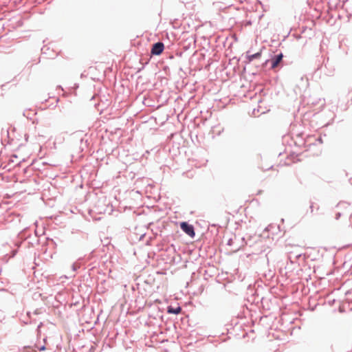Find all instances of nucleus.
Segmentation results:
<instances>
[{
    "label": "nucleus",
    "instance_id": "nucleus-1",
    "mask_svg": "<svg viewBox=\"0 0 352 352\" xmlns=\"http://www.w3.org/2000/svg\"><path fill=\"white\" fill-rule=\"evenodd\" d=\"M283 54L282 53H279L278 54L274 55L270 60L271 68H276L279 65V63L283 60ZM269 62L270 60H265L259 67H261V69H263L264 67H266Z\"/></svg>",
    "mask_w": 352,
    "mask_h": 352
},
{
    "label": "nucleus",
    "instance_id": "nucleus-2",
    "mask_svg": "<svg viewBox=\"0 0 352 352\" xmlns=\"http://www.w3.org/2000/svg\"><path fill=\"white\" fill-rule=\"evenodd\" d=\"M181 230L188 234L189 236L194 238L195 236V228L192 224L187 221H182L180 223Z\"/></svg>",
    "mask_w": 352,
    "mask_h": 352
},
{
    "label": "nucleus",
    "instance_id": "nucleus-3",
    "mask_svg": "<svg viewBox=\"0 0 352 352\" xmlns=\"http://www.w3.org/2000/svg\"><path fill=\"white\" fill-rule=\"evenodd\" d=\"M164 50V43L161 41H159V42L155 43L152 45L151 54L154 56H159L163 52Z\"/></svg>",
    "mask_w": 352,
    "mask_h": 352
},
{
    "label": "nucleus",
    "instance_id": "nucleus-4",
    "mask_svg": "<svg viewBox=\"0 0 352 352\" xmlns=\"http://www.w3.org/2000/svg\"><path fill=\"white\" fill-rule=\"evenodd\" d=\"M261 54H262L261 51L258 52L253 54H249V52H247L246 58L248 59V63H250L252 60L259 58L261 56Z\"/></svg>",
    "mask_w": 352,
    "mask_h": 352
},
{
    "label": "nucleus",
    "instance_id": "nucleus-5",
    "mask_svg": "<svg viewBox=\"0 0 352 352\" xmlns=\"http://www.w3.org/2000/svg\"><path fill=\"white\" fill-rule=\"evenodd\" d=\"M182 311V307L180 306H177L174 307L171 305L167 307V313L171 314H179Z\"/></svg>",
    "mask_w": 352,
    "mask_h": 352
},
{
    "label": "nucleus",
    "instance_id": "nucleus-6",
    "mask_svg": "<svg viewBox=\"0 0 352 352\" xmlns=\"http://www.w3.org/2000/svg\"><path fill=\"white\" fill-rule=\"evenodd\" d=\"M336 207L340 210H346L350 207V204L346 201H340L337 204Z\"/></svg>",
    "mask_w": 352,
    "mask_h": 352
},
{
    "label": "nucleus",
    "instance_id": "nucleus-7",
    "mask_svg": "<svg viewBox=\"0 0 352 352\" xmlns=\"http://www.w3.org/2000/svg\"><path fill=\"white\" fill-rule=\"evenodd\" d=\"M241 241H242L241 245H236L234 246V252L239 250L241 249V246L244 245L245 238L244 237L241 238Z\"/></svg>",
    "mask_w": 352,
    "mask_h": 352
},
{
    "label": "nucleus",
    "instance_id": "nucleus-8",
    "mask_svg": "<svg viewBox=\"0 0 352 352\" xmlns=\"http://www.w3.org/2000/svg\"><path fill=\"white\" fill-rule=\"evenodd\" d=\"M80 263H77V262L74 263L72 264V270H73L74 272L77 271V270H78V269H79V268H80Z\"/></svg>",
    "mask_w": 352,
    "mask_h": 352
},
{
    "label": "nucleus",
    "instance_id": "nucleus-9",
    "mask_svg": "<svg viewBox=\"0 0 352 352\" xmlns=\"http://www.w3.org/2000/svg\"><path fill=\"white\" fill-rule=\"evenodd\" d=\"M346 214V212H338L336 214V217L335 218H336V220H338L341 217L342 215H344Z\"/></svg>",
    "mask_w": 352,
    "mask_h": 352
},
{
    "label": "nucleus",
    "instance_id": "nucleus-10",
    "mask_svg": "<svg viewBox=\"0 0 352 352\" xmlns=\"http://www.w3.org/2000/svg\"><path fill=\"white\" fill-rule=\"evenodd\" d=\"M309 209H310V213L313 214L314 212V203L312 201L310 202Z\"/></svg>",
    "mask_w": 352,
    "mask_h": 352
},
{
    "label": "nucleus",
    "instance_id": "nucleus-11",
    "mask_svg": "<svg viewBox=\"0 0 352 352\" xmlns=\"http://www.w3.org/2000/svg\"><path fill=\"white\" fill-rule=\"evenodd\" d=\"M234 243H235V242H234V239L232 238L229 239L227 242V245L229 246H232L234 245Z\"/></svg>",
    "mask_w": 352,
    "mask_h": 352
},
{
    "label": "nucleus",
    "instance_id": "nucleus-12",
    "mask_svg": "<svg viewBox=\"0 0 352 352\" xmlns=\"http://www.w3.org/2000/svg\"><path fill=\"white\" fill-rule=\"evenodd\" d=\"M4 319H5V316L3 315V313H0V321H2Z\"/></svg>",
    "mask_w": 352,
    "mask_h": 352
},
{
    "label": "nucleus",
    "instance_id": "nucleus-13",
    "mask_svg": "<svg viewBox=\"0 0 352 352\" xmlns=\"http://www.w3.org/2000/svg\"><path fill=\"white\" fill-rule=\"evenodd\" d=\"M38 349L39 351H44L45 349V346L44 345L41 346Z\"/></svg>",
    "mask_w": 352,
    "mask_h": 352
},
{
    "label": "nucleus",
    "instance_id": "nucleus-14",
    "mask_svg": "<svg viewBox=\"0 0 352 352\" xmlns=\"http://www.w3.org/2000/svg\"><path fill=\"white\" fill-rule=\"evenodd\" d=\"M42 325V322H40V324L38 325V328H40Z\"/></svg>",
    "mask_w": 352,
    "mask_h": 352
},
{
    "label": "nucleus",
    "instance_id": "nucleus-15",
    "mask_svg": "<svg viewBox=\"0 0 352 352\" xmlns=\"http://www.w3.org/2000/svg\"><path fill=\"white\" fill-rule=\"evenodd\" d=\"M98 212H99V213H102V211L101 210H98Z\"/></svg>",
    "mask_w": 352,
    "mask_h": 352
},
{
    "label": "nucleus",
    "instance_id": "nucleus-16",
    "mask_svg": "<svg viewBox=\"0 0 352 352\" xmlns=\"http://www.w3.org/2000/svg\"><path fill=\"white\" fill-rule=\"evenodd\" d=\"M349 218L351 219L352 218V212L349 214Z\"/></svg>",
    "mask_w": 352,
    "mask_h": 352
},
{
    "label": "nucleus",
    "instance_id": "nucleus-17",
    "mask_svg": "<svg viewBox=\"0 0 352 352\" xmlns=\"http://www.w3.org/2000/svg\"><path fill=\"white\" fill-rule=\"evenodd\" d=\"M57 88H60V89H61V90H63V88L61 87V86H58Z\"/></svg>",
    "mask_w": 352,
    "mask_h": 352
},
{
    "label": "nucleus",
    "instance_id": "nucleus-18",
    "mask_svg": "<svg viewBox=\"0 0 352 352\" xmlns=\"http://www.w3.org/2000/svg\"><path fill=\"white\" fill-rule=\"evenodd\" d=\"M320 208V207L318 206L317 208H316V210H318Z\"/></svg>",
    "mask_w": 352,
    "mask_h": 352
},
{
    "label": "nucleus",
    "instance_id": "nucleus-19",
    "mask_svg": "<svg viewBox=\"0 0 352 352\" xmlns=\"http://www.w3.org/2000/svg\"><path fill=\"white\" fill-rule=\"evenodd\" d=\"M318 140H319V141H320V142H322V139H321V138H320L318 139Z\"/></svg>",
    "mask_w": 352,
    "mask_h": 352
},
{
    "label": "nucleus",
    "instance_id": "nucleus-20",
    "mask_svg": "<svg viewBox=\"0 0 352 352\" xmlns=\"http://www.w3.org/2000/svg\"><path fill=\"white\" fill-rule=\"evenodd\" d=\"M75 87H78V85H75Z\"/></svg>",
    "mask_w": 352,
    "mask_h": 352
}]
</instances>
